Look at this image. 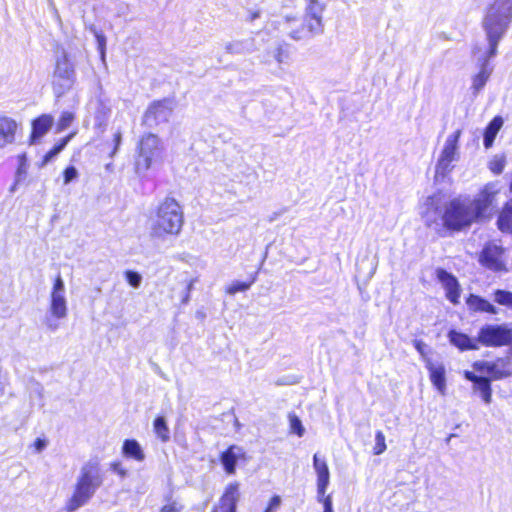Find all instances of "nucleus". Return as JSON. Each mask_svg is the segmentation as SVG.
Wrapping results in <instances>:
<instances>
[{
	"mask_svg": "<svg viewBox=\"0 0 512 512\" xmlns=\"http://www.w3.org/2000/svg\"><path fill=\"white\" fill-rule=\"evenodd\" d=\"M512 17V0H495L487 10L483 20V28L487 37V47L476 46L474 56L480 66L479 72L473 77L472 89L479 93L486 85L493 68L489 66V59L497 53L500 40L505 35Z\"/></svg>",
	"mask_w": 512,
	"mask_h": 512,
	"instance_id": "nucleus-1",
	"label": "nucleus"
},
{
	"mask_svg": "<svg viewBox=\"0 0 512 512\" xmlns=\"http://www.w3.org/2000/svg\"><path fill=\"white\" fill-rule=\"evenodd\" d=\"M493 199L494 192L487 185L476 199L472 200L466 196H459L451 200L442 211L440 205L444 200V195L437 192L426 198L421 207V213L427 217L441 215L443 224H472V222L484 218Z\"/></svg>",
	"mask_w": 512,
	"mask_h": 512,
	"instance_id": "nucleus-2",
	"label": "nucleus"
},
{
	"mask_svg": "<svg viewBox=\"0 0 512 512\" xmlns=\"http://www.w3.org/2000/svg\"><path fill=\"white\" fill-rule=\"evenodd\" d=\"M102 483L103 477L98 462L85 463L81 467L74 493L67 503V510L72 512L84 506Z\"/></svg>",
	"mask_w": 512,
	"mask_h": 512,
	"instance_id": "nucleus-3",
	"label": "nucleus"
},
{
	"mask_svg": "<svg viewBox=\"0 0 512 512\" xmlns=\"http://www.w3.org/2000/svg\"><path fill=\"white\" fill-rule=\"evenodd\" d=\"M163 144L160 138L152 133L143 135L136 149L135 171L138 175L145 174L153 165L160 163L163 156Z\"/></svg>",
	"mask_w": 512,
	"mask_h": 512,
	"instance_id": "nucleus-4",
	"label": "nucleus"
},
{
	"mask_svg": "<svg viewBox=\"0 0 512 512\" xmlns=\"http://www.w3.org/2000/svg\"><path fill=\"white\" fill-rule=\"evenodd\" d=\"M48 313L45 325L50 331L55 332L60 327L58 321L68 315L66 287L60 274L56 276L50 291Z\"/></svg>",
	"mask_w": 512,
	"mask_h": 512,
	"instance_id": "nucleus-5",
	"label": "nucleus"
},
{
	"mask_svg": "<svg viewBox=\"0 0 512 512\" xmlns=\"http://www.w3.org/2000/svg\"><path fill=\"white\" fill-rule=\"evenodd\" d=\"M462 134L457 129L447 136L435 167V177H446L454 168V162L460 159L459 140Z\"/></svg>",
	"mask_w": 512,
	"mask_h": 512,
	"instance_id": "nucleus-6",
	"label": "nucleus"
},
{
	"mask_svg": "<svg viewBox=\"0 0 512 512\" xmlns=\"http://www.w3.org/2000/svg\"><path fill=\"white\" fill-rule=\"evenodd\" d=\"M476 341L485 347L510 346L512 328L507 324H485L478 331Z\"/></svg>",
	"mask_w": 512,
	"mask_h": 512,
	"instance_id": "nucleus-7",
	"label": "nucleus"
},
{
	"mask_svg": "<svg viewBox=\"0 0 512 512\" xmlns=\"http://www.w3.org/2000/svg\"><path fill=\"white\" fill-rule=\"evenodd\" d=\"M75 82V71L66 54L56 61L53 88L57 97L69 91Z\"/></svg>",
	"mask_w": 512,
	"mask_h": 512,
	"instance_id": "nucleus-8",
	"label": "nucleus"
},
{
	"mask_svg": "<svg viewBox=\"0 0 512 512\" xmlns=\"http://www.w3.org/2000/svg\"><path fill=\"white\" fill-rule=\"evenodd\" d=\"M174 109V101L163 99L153 102L144 114V122L148 126L166 123L170 119Z\"/></svg>",
	"mask_w": 512,
	"mask_h": 512,
	"instance_id": "nucleus-9",
	"label": "nucleus"
},
{
	"mask_svg": "<svg viewBox=\"0 0 512 512\" xmlns=\"http://www.w3.org/2000/svg\"><path fill=\"white\" fill-rule=\"evenodd\" d=\"M157 224H183V211L180 204L166 197L156 210Z\"/></svg>",
	"mask_w": 512,
	"mask_h": 512,
	"instance_id": "nucleus-10",
	"label": "nucleus"
},
{
	"mask_svg": "<svg viewBox=\"0 0 512 512\" xmlns=\"http://www.w3.org/2000/svg\"><path fill=\"white\" fill-rule=\"evenodd\" d=\"M479 262L489 270L500 272L507 271L504 261V249L494 243H488L483 248Z\"/></svg>",
	"mask_w": 512,
	"mask_h": 512,
	"instance_id": "nucleus-11",
	"label": "nucleus"
},
{
	"mask_svg": "<svg viewBox=\"0 0 512 512\" xmlns=\"http://www.w3.org/2000/svg\"><path fill=\"white\" fill-rule=\"evenodd\" d=\"M510 360L499 358L496 361H478L473 364V368L482 373H487L493 380H500L509 377L512 372L510 370Z\"/></svg>",
	"mask_w": 512,
	"mask_h": 512,
	"instance_id": "nucleus-12",
	"label": "nucleus"
},
{
	"mask_svg": "<svg viewBox=\"0 0 512 512\" xmlns=\"http://www.w3.org/2000/svg\"><path fill=\"white\" fill-rule=\"evenodd\" d=\"M437 279L445 290L446 298L453 304L459 303L461 289L454 275L444 269H437Z\"/></svg>",
	"mask_w": 512,
	"mask_h": 512,
	"instance_id": "nucleus-13",
	"label": "nucleus"
},
{
	"mask_svg": "<svg viewBox=\"0 0 512 512\" xmlns=\"http://www.w3.org/2000/svg\"><path fill=\"white\" fill-rule=\"evenodd\" d=\"M425 367L429 372L430 381L441 395L446 394V369L443 363L425 358Z\"/></svg>",
	"mask_w": 512,
	"mask_h": 512,
	"instance_id": "nucleus-14",
	"label": "nucleus"
},
{
	"mask_svg": "<svg viewBox=\"0 0 512 512\" xmlns=\"http://www.w3.org/2000/svg\"><path fill=\"white\" fill-rule=\"evenodd\" d=\"M18 127V123L13 118L0 116V149L15 142Z\"/></svg>",
	"mask_w": 512,
	"mask_h": 512,
	"instance_id": "nucleus-15",
	"label": "nucleus"
},
{
	"mask_svg": "<svg viewBox=\"0 0 512 512\" xmlns=\"http://www.w3.org/2000/svg\"><path fill=\"white\" fill-rule=\"evenodd\" d=\"M239 486L237 483L229 484L222 495L219 505L213 512H236V505L239 499Z\"/></svg>",
	"mask_w": 512,
	"mask_h": 512,
	"instance_id": "nucleus-16",
	"label": "nucleus"
},
{
	"mask_svg": "<svg viewBox=\"0 0 512 512\" xmlns=\"http://www.w3.org/2000/svg\"><path fill=\"white\" fill-rule=\"evenodd\" d=\"M245 458V452L242 447L237 445L230 446L220 456V461L227 474H234L236 470V464L239 460Z\"/></svg>",
	"mask_w": 512,
	"mask_h": 512,
	"instance_id": "nucleus-17",
	"label": "nucleus"
},
{
	"mask_svg": "<svg viewBox=\"0 0 512 512\" xmlns=\"http://www.w3.org/2000/svg\"><path fill=\"white\" fill-rule=\"evenodd\" d=\"M54 118L49 114H42L32 122L31 143L42 138L52 127Z\"/></svg>",
	"mask_w": 512,
	"mask_h": 512,
	"instance_id": "nucleus-18",
	"label": "nucleus"
},
{
	"mask_svg": "<svg viewBox=\"0 0 512 512\" xmlns=\"http://www.w3.org/2000/svg\"><path fill=\"white\" fill-rule=\"evenodd\" d=\"M448 338L450 343L461 351L479 349L476 339H472L468 335L456 330L449 331Z\"/></svg>",
	"mask_w": 512,
	"mask_h": 512,
	"instance_id": "nucleus-19",
	"label": "nucleus"
},
{
	"mask_svg": "<svg viewBox=\"0 0 512 512\" xmlns=\"http://www.w3.org/2000/svg\"><path fill=\"white\" fill-rule=\"evenodd\" d=\"M122 454L126 458L133 459L137 462H142L145 460V453L135 439H126L122 446Z\"/></svg>",
	"mask_w": 512,
	"mask_h": 512,
	"instance_id": "nucleus-20",
	"label": "nucleus"
},
{
	"mask_svg": "<svg viewBox=\"0 0 512 512\" xmlns=\"http://www.w3.org/2000/svg\"><path fill=\"white\" fill-rule=\"evenodd\" d=\"M225 50L230 54H246L255 50V43L252 38L243 40H233L225 45Z\"/></svg>",
	"mask_w": 512,
	"mask_h": 512,
	"instance_id": "nucleus-21",
	"label": "nucleus"
},
{
	"mask_svg": "<svg viewBox=\"0 0 512 512\" xmlns=\"http://www.w3.org/2000/svg\"><path fill=\"white\" fill-rule=\"evenodd\" d=\"M313 467L317 475V483H330V472L324 457H320L318 453L313 456Z\"/></svg>",
	"mask_w": 512,
	"mask_h": 512,
	"instance_id": "nucleus-22",
	"label": "nucleus"
},
{
	"mask_svg": "<svg viewBox=\"0 0 512 512\" xmlns=\"http://www.w3.org/2000/svg\"><path fill=\"white\" fill-rule=\"evenodd\" d=\"M503 119L501 116H495L491 122L488 124V126L486 127L485 131H484V146L485 148H490L493 143H494V140L499 132V130L501 129V127L503 126Z\"/></svg>",
	"mask_w": 512,
	"mask_h": 512,
	"instance_id": "nucleus-23",
	"label": "nucleus"
},
{
	"mask_svg": "<svg viewBox=\"0 0 512 512\" xmlns=\"http://www.w3.org/2000/svg\"><path fill=\"white\" fill-rule=\"evenodd\" d=\"M468 306L474 311L487 312L490 314H497V308L489 301L477 295H470L467 299Z\"/></svg>",
	"mask_w": 512,
	"mask_h": 512,
	"instance_id": "nucleus-24",
	"label": "nucleus"
},
{
	"mask_svg": "<svg viewBox=\"0 0 512 512\" xmlns=\"http://www.w3.org/2000/svg\"><path fill=\"white\" fill-rule=\"evenodd\" d=\"M181 226H155L152 235L161 238L164 243H171L172 238L180 233Z\"/></svg>",
	"mask_w": 512,
	"mask_h": 512,
	"instance_id": "nucleus-25",
	"label": "nucleus"
},
{
	"mask_svg": "<svg viewBox=\"0 0 512 512\" xmlns=\"http://www.w3.org/2000/svg\"><path fill=\"white\" fill-rule=\"evenodd\" d=\"M153 431L162 442L170 440V430L163 416H157L153 421Z\"/></svg>",
	"mask_w": 512,
	"mask_h": 512,
	"instance_id": "nucleus-26",
	"label": "nucleus"
},
{
	"mask_svg": "<svg viewBox=\"0 0 512 512\" xmlns=\"http://www.w3.org/2000/svg\"><path fill=\"white\" fill-rule=\"evenodd\" d=\"M474 390L478 391L481 395V398L486 404H490L492 400V389L490 380L486 377H482L479 381L474 385Z\"/></svg>",
	"mask_w": 512,
	"mask_h": 512,
	"instance_id": "nucleus-27",
	"label": "nucleus"
},
{
	"mask_svg": "<svg viewBox=\"0 0 512 512\" xmlns=\"http://www.w3.org/2000/svg\"><path fill=\"white\" fill-rule=\"evenodd\" d=\"M505 166H506V156L504 154L494 155L488 163V168L495 175L501 174L503 172Z\"/></svg>",
	"mask_w": 512,
	"mask_h": 512,
	"instance_id": "nucleus-28",
	"label": "nucleus"
},
{
	"mask_svg": "<svg viewBox=\"0 0 512 512\" xmlns=\"http://www.w3.org/2000/svg\"><path fill=\"white\" fill-rule=\"evenodd\" d=\"M305 27L310 35L321 33L323 31L322 17L305 18Z\"/></svg>",
	"mask_w": 512,
	"mask_h": 512,
	"instance_id": "nucleus-29",
	"label": "nucleus"
},
{
	"mask_svg": "<svg viewBox=\"0 0 512 512\" xmlns=\"http://www.w3.org/2000/svg\"><path fill=\"white\" fill-rule=\"evenodd\" d=\"M19 166L16 172V181L11 188V191L15 190L16 185L20 182L22 178H24L27 174L28 164L27 158L25 154H21L18 156Z\"/></svg>",
	"mask_w": 512,
	"mask_h": 512,
	"instance_id": "nucleus-30",
	"label": "nucleus"
},
{
	"mask_svg": "<svg viewBox=\"0 0 512 512\" xmlns=\"http://www.w3.org/2000/svg\"><path fill=\"white\" fill-rule=\"evenodd\" d=\"M494 300L499 305L512 308V292L498 289L494 292Z\"/></svg>",
	"mask_w": 512,
	"mask_h": 512,
	"instance_id": "nucleus-31",
	"label": "nucleus"
},
{
	"mask_svg": "<svg viewBox=\"0 0 512 512\" xmlns=\"http://www.w3.org/2000/svg\"><path fill=\"white\" fill-rule=\"evenodd\" d=\"M290 431L299 437H302L305 433V428L302 425L301 420L295 415H289Z\"/></svg>",
	"mask_w": 512,
	"mask_h": 512,
	"instance_id": "nucleus-32",
	"label": "nucleus"
},
{
	"mask_svg": "<svg viewBox=\"0 0 512 512\" xmlns=\"http://www.w3.org/2000/svg\"><path fill=\"white\" fill-rule=\"evenodd\" d=\"M323 7L318 1L311 0L306 8V18L322 17Z\"/></svg>",
	"mask_w": 512,
	"mask_h": 512,
	"instance_id": "nucleus-33",
	"label": "nucleus"
},
{
	"mask_svg": "<svg viewBox=\"0 0 512 512\" xmlns=\"http://www.w3.org/2000/svg\"><path fill=\"white\" fill-rule=\"evenodd\" d=\"M74 120V114L69 111H64L57 123V131L61 132L67 129Z\"/></svg>",
	"mask_w": 512,
	"mask_h": 512,
	"instance_id": "nucleus-34",
	"label": "nucleus"
},
{
	"mask_svg": "<svg viewBox=\"0 0 512 512\" xmlns=\"http://www.w3.org/2000/svg\"><path fill=\"white\" fill-rule=\"evenodd\" d=\"M375 446H374V454L380 455L386 450L385 436L382 431H377L375 434Z\"/></svg>",
	"mask_w": 512,
	"mask_h": 512,
	"instance_id": "nucleus-35",
	"label": "nucleus"
},
{
	"mask_svg": "<svg viewBox=\"0 0 512 512\" xmlns=\"http://www.w3.org/2000/svg\"><path fill=\"white\" fill-rule=\"evenodd\" d=\"M496 224H512V204L504 207Z\"/></svg>",
	"mask_w": 512,
	"mask_h": 512,
	"instance_id": "nucleus-36",
	"label": "nucleus"
},
{
	"mask_svg": "<svg viewBox=\"0 0 512 512\" xmlns=\"http://www.w3.org/2000/svg\"><path fill=\"white\" fill-rule=\"evenodd\" d=\"M125 278L133 288H138L141 285L142 276L138 272L128 270L125 272Z\"/></svg>",
	"mask_w": 512,
	"mask_h": 512,
	"instance_id": "nucleus-37",
	"label": "nucleus"
},
{
	"mask_svg": "<svg viewBox=\"0 0 512 512\" xmlns=\"http://www.w3.org/2000/svg\"><path fill=\"white\" fill-rule=\"evenodd\" d=\"M78 170L74 166L67 167L63 172L64 184L67 185L78 178Z\"/></svg>",
	"mask_w": 512,
	"mask_h": 512,
	"instance_id": "nucleus-38",
	"label": "nucleus"
},
{
	"mask_svg": "<svg viewBox=\"0 0 512 512\" xmlns=\"http://www.w3.org/2000/svg\"><path fill=\"white\" fill-rule=\"evenodd\" d=\"M250 285H251V283H245V282L234 283L228 288V293L233 295L237 292L246 291L249 289Z\"/></svg>",
	"mask_w": 512,
	"mask_h": 512,
	"instance_id": "nucleus-39",
	"label": "nucleus"
},
{
	"mask_svg": "<svg viewBox=\"0 0 512 512\" xmlns=\"http://www.w3.org/2000/svg\"><path fill=\"white\" fill-rule=\"evenodd\" d=\"M111 470L119 475L121 478L126 477L127 470L123 467L121 462H113L110 465Z\"/></svg>",
	"mask_w": 512,
	"mask_h": 512,
	"instance_id": "nucleus-40",
	"label": "nucleus"
},
{
	"mask_svg": "<svg viewBox=\"0 0 512 512\" xmlns=\"http://www.w3.org/2000/svg\"><path fill=\"white\" fill-rule=\"evenodd\" d=\"M329 484L325 483H317V501L318 502H324L327 495L326 490L328 488Z\"/></svg>",
	"mask_w": 512,
	"mask_h": 512,
	"instance_id": "nucleus-41",
	"label": "nucleus"
},
{
	"mask_svg": "<svg viewBox=\"0 0 512 512\" xmlns=\"http://www.w3.org/2000/svg\"><path fill=\"white\" fill-rule=\"evenodd\" d=\"M72 137L73 134L68 135L52 148V151L56 154V156L65 148Z\"/></svg>",
	"mask_w": 512,
	"mask_h": 512,
	"instance_id": "nucleus-42",
	"label": "nucleus"
},
{
	"mask_svg": "<svg viewBox=\"0 0 512 512\" xmlns=\"http://www.w3.org/2000/svg\"><path fill=\"white\" fill-rule=\"evenodd\" d=\"M414 347L419 352V354L421 355L423 361L425 362V358H429L427 356V353H426L427 345L423 341H421V340H415L414 341Z\"/></svg>",
	"mask_w": 512,
	"mask_h": 512,
	"instance_id": "nucleus-43",
	"label": "nucleus"
},
{
	"mask_svg": "<svg viewBox=\"0 0 512 512\" xmlns=\"http://www.w3.org/2000/svg\"><path fill=\"white\" fill-rule=\"evenodd\" d=\"M182 510V506L179 505L177 502L173 501L171 503H168L164 505L160 512H180Z\"/></svg>",
	"mask_w": 512,
	"mask_h": 512,
	"instance_id": "nucleus-44",
	"label": "nucleus"
},
{
	"mask_svg": "<svg viewBox=\"0 0 512 512\" xmlns=\"http://www.w3.org/2000/svg\"><path fill=\"white\" fill-rule=\"evenodd\" d=\"M98 48L100 50L102 60L105 59V46H106V38L102 34H96Z\"/></svg>",
	"mask_w": 512,
	"mask_h": 512,
	"instance_id": "nucleus-45",
	"label": "nucleus"
},
{
	"mask_svg": "<svg viewBox=\"0 0 512 512\" xmlns=\"http://www.w3.org/2000/svg\"><path fill=\"white\" fill-rule=\"evenodd\" d=\"M272 55L278 63H283L286 60V55L284 54L281 47L274 48L272 50Z\"/></svg>",
	"mask_w": 512,
	"mask_h": 512,
	"instance_id": "nucleus-46",
	"label": "nucleus"
},
{
	"mask_svg": "<svg viewBox=\"0 0 512 512\" xmlns=\"http://www.w3.org/2000/svg\"><path fill=\"white\" fill-rule=\"evenodd\" d=\"M281 504V498L279 496H273L269 502V505L265 512H273L276 510Z\"/></svg>",
	"mask_w": 512,
	"mask_h": 512,
	"instance_id": "nucleus-47",
	"label": "nucleus"
},
{
	"mask_svg": "<svg viewBox=\"0 0 512 512\" xmlns=\"http://www.w3.org/2000/svg\"><path fill=\"white\" fill-rule=\"evenodd\" d=\"M324 507L323 512H334L333 511V502L331 495H327L324 502H321Z\"/></svg>",
	"mask_w": 512,
	"mask_h": 512,
	"instance_id": "nucleus-48",
	"label": "nucleus"
},
{
	"mask_svg": "<svg viewBox=\"0 0 512 512\" xmlns=\"http://www.w3.org/2000/svg\"><path fill=\"white\" fill-rule=\"evenodd\" d=\"M113 140H114L115 147H114V150H113V152H112V155H114V154L117 152V150L119 149V146H120V144H121V141H122V134H121V132H120V131H118V132H116V133L114 134V139H113Z\"/></svg>",
	"mask_w": 512,
	"mask_h": 512,
	"instance_id": "nucleus-49",
	"label": "nucleus"
},
{
	"mask_svg": "<svg viewBox=\"0 0 512 512\" xmlns=\"http://www.w3.org/2000/svg\"><path fill=\"white\" fill-rule=\"evenodd\" d=\"M464 377H465L467 380H469V381L473 382V383H474V385L479 381V379H481V378H482L481 376H477V375H475V374H474L473 372H471V371H465V372H464Z\"/></svg>",
	"mask_w": 512,
	"mask_h": 512,
	"instance_id": "nucleus-50",
	"label": "nucleus"
},
{
	"mask_svg": "<svg viewBox=\"0 0 512 512\" xmlns=\"http://www.w3.org/2000/svg\"><path fill=\"white\" fill-rule=\"evenodd\" d=\"M56 156V154L52 151V149L50 151H48L44 158H43V163L42 165H46L48 162H50L54 157Z\"/></svg>",
	"mask_w": 512,
	"mask_h": 512,
	"instance_id": "nucleus-51",
	"label": "nucleus"
},
{
	"mask_svg": "<svg viewBox=\"0 0 512 512\" xmlns=\"http://www.w3.org/2000/svg\"><path fill=\"white\" fill-rule=\"evenodd\" d=\"M34 445H35L36 450H37L38 452H40V451H42V450L45 448V446H46V442H45L44 440H42V439L38 438V439L35 441Z\"/></svg>",
	"mask_w": 512,
	"mask_h": 512,
	"instance_id": "nucleus-52",
	"label": "nucleus"
},
{
	"mask_svg": "<svg viewBox=\"0 0 512 512\" xmlns=\"http://www.w3.org/2000/svg\"><path fill=\"white\" fill-rule=\"evenodd\" d=\"M499 228L501 229L502 232L512 233V226H510V225L499 226Z\"/></svg>",
	"mask_w": 512,
	"mask_h": 512,
	"instance_id": "nucleus-53",
	"label": "nucleus"
},
{
	"mask_svg": "<svg viewBox=\"0 0 512 512\" xmlns=\"http://www.w3.org/2000/svg\"><path fill=\"white\" fill-rule=\"evenodd\" d=\"M306 35H298L296 32L292 33V37L296 40L304 38Z\"/></svg>",
	"mask_w": 512,
	"mask_h": 512,
	"instance_id": "nucleus-54",
	"label": "nucleus"
},
{
	"mask_svg": "<svg viewBox=\"0 0 512 512\" xmlns=\"http://www.w3.org/2000/svg\"><path fill=\"white\" fill-rule=\"evenodd\" d=\"M189 298H190V293H186V295L184 296V298H183L182 302H183L184 304L188 303Z\"/></svg>",
	"mask_w": 512,
	"mask_h": 512,
	"instance_id": "nucleus-55",
	"label": "nucleus"
},
{
	"mask_svg": "<svg viewBox=\"0 0 512 512\" xmlns=\"http://www.w3.org/2000/svg\"><path fill=\"white\" fill-rule=\"evenodd\" d=\"M193 283H194L193 281H190V283L188 284V286H187V293H190V291L192 290Z\"/></svg>",
	"mask_w": 512,
	"mask_h": 512,
	"instance_id": "nucleus-56",
	"label": "nucleus"
},
{
	"mask_svg": "<svg viewBox=\"0 0 512 512\" xmlns=\"http://www.w3.org/2000/svg\"><path fill=\"white\" fill-rule=\"evenodd\" d=\"M453 228H460L461 226L460 225H457V226H452Z\"/></svg>",
	"mask_w": 512,
	"mask_h": 512,
	"instance_id": "nucleus-57",
	"label": "nucleus"
}]
</instances>
